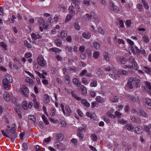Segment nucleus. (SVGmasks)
<instances>
[{
	"label": "nucleus",
	"instance_id": "34",
	"mask_svg": "<svg viewBox=\"0 0 151 151\" xmlns=\"http://www.w3.org/2000/svg\"><path fill=\"white\" fill-rule=\"evenodd\" d=\"M104 58L106 61H108L109 60V58L108 56V53L107 52H104L103 54Z\"/></svg>",
	"mask_w": 151,
	"mask_h": 151
},
{
	"label": "nucleus",
	"instance_id": "55",
	"mask_svg": "<svg viewBox=\"0 0 151 151\" xmlns=\"http://www.w3.org/2000/svg\"><path fill=\"white\" fill-rule=\"evenodd\" d=\"M62 145V143H60V142H56L55 143V146H56L58 148V149H59V147L60 146H61Z\"/></svg>",
	"mask_w": 151,
	"mask_h": 151
},
{
	"label": "nucleus",
	"instance_id": "37",
	"mask_svg": "<svg viewBox=\"0 0 151 151\" xmlns=\"http://www.w3.org/2000/svg\"><path fill=\"white\" fill-rule=\"evenodd\" d=\"M97 85V83L96 81H93L90 83V86L91 87H96Z\"/></svg>",
	"mask_w": 151,
	"mask_h": 151
},
{
	"label": "nucleus",
	"instance_id": "54",
	"mask_svg": "<svg viewBox=\"0 0 151 151\" xmlns=\"http://www.w3.org/2000/svg\"><path fill=\"white\" fill-rule=\"evenodd\" d=\"M77 135L79 137L80 139H82L83 137V134L81 132H80L78 133Z\"/></svg>",
	"mask_w": 151,
	"mask_h": 151
},
{
	"label": "nucleus",
	"instance_id": "32",
	"mask_svg": "<svg viewBox=\"0 0 151 151\" xmlns=\"http://www.w3.org/2000/svg\"><path fill=\"white\" fill-rule=\"evenodd\" d=\"M93 45L95 48L97 50H99L100 47L99 44L96 42L93 43Z\"/></svg>",
	"mask_w": 151,
	"mask_h": 151
},
{
	"label": "nucleus",
	"instance_id": "47",
	"mask_svg": "<svg viewBox=\"0 0 151 151\" xmlns=\"http://www.w3.org/2000/svg\"><path fill=\"white\" fill-rule=\"evenodd\" d=\"M92 139L93 141H96L97 139V136L94 134H93L91 135Z\"/></svg>",
	"mask_w": 151,
	"mask_h": 151
},
{
	"label": "nucleus",
	"instance_id": "28",
	"mask_svg": "<svg viewBox=\"0 0 151 151\" xmlns=\"http://www.w3.org/2000/svg\"><path fill=\"white\" fill-rule=\"evenodd\" d=\"M126 127V128L128 130H132L134 128V126L132 124H127Z\"/></svg>",
	"mask_w": 151,
	"mask_h": 151
},
{
	"label": "nucleus",
	"instance_id": "20",
	"mask_svg": "<svg viewBox=\"0 0 151 151\" xmlns=\"http://www.w3.org/2000/svg\"><path fill=\"white\" fill-rule=\"evenodd\" d=\"M133 81L135 83V86L136 87L138 88L140 87L139 83H140V81L139 79L136 78H134Z\"/></svg>",
	"mask_w": 151,
	"mask_h": 151
},
{
	"label": "nucleus",
	"instance_id": "15",
	"mask_svg": "<svg viewBox=\"0 0 151 151\" xmlns=\"http://www.w3.org/2000/svg\"><path fill=\"white\" fill-rule=\"evenodd\" d=\"M73 83L77 87H79L80 86L81 83L76 78H74L73 79Z\"/></svg>",
	"mask_w": 151,
	"mask_h": 151
},
{
	"label": "nucleus",
	"instance_id": "63",
	"mask_svg": "<svg viewBox=\"0 0 151 151\" xmlns=\"http://www.w3.org/2000/svg\"><path fill=\"white\" fill-rule=\"evenodd\" d=\"M89 147L92 151H97V150L96 149V148L93 146L92 145H89Z\"/></svg>",
	"mask_w": 151,
	"mask_h": 151
},
{
	"label": "nucleus",
	"instance_id": "6",
	"mask_svg": "<svg viewBox=\"0 0 151 151\" xmlns=\"http://www.w3.org/2000/svg\"><path fill=\"white\" fill-rule=\"evenodd\" d=\"M133 81V78L131 77L129 78L127 84L126 86L130 89L133 88L134 86L132 85V83Z\"/></svg>",
	"mask_w": 151,
	"mask_h": 151
},
{
	"label": "nucleus",
	"instance_id": "40",
	"mask_svg": "<svg viewBox=\"0 0 151 151\" xmlns=\"http://www.w3.org/2000/svg\"><path fill=\"white\" fill-rule=\"evenodd\" d=\"M22 107L24 109H27V104L26 101H24L22 102Z\"/></svg>",
	"mask_w": 151,
	"mask_h": 151
},
{
	"label": "nucleus",
	"instance_id": "58",
	"mask_svg": "<svg viewBox=\"0 0 151 151\" xmlns=\"http://www.w3.org/2000/svg\"><path fill=\"white\" fill-rule=\"evenodd\" d=\"M38 21L40 23H42L45 22V21L44 19L42 18H39Z\"/></svg>",
	"mask_w": 151,
	"mask_h": 151
},
{
	"label": "nucleus",
	"instance_id": "13",
	"mask_svg": "<svg viewBox=\"0 0 151 151\" xmlns=\"http://www.w3.org/2000/svg\"><path fill=\"white\" fill-rule=\"evenodd\" d=\"M145 86L148 88L147 91L148 93L151 95V86L150 85V83L147 81L145 82Z\"/></svg>",
	"mask_w": 151,
	"mask_h": 151
},
{
	"label": "nucleus",
	"instance_id": "16",
	"mask_svg": "<svg viewBox=\"0 0 151 151\" xmlns=\"http://www.w3.org/2000/svg\"><path fill=\"white\" fill-rule=\"evenodd\" d=\"M49 50L50 52H54L56 53H60L61 51V49L55 47L51 48Z\"/></svg>",
	"mask_w": 151,
	"mask_h": 151
},
{
	"label": "nucleus",
	"instance_id": "1",
	"mask_svg": "<svg viewBox=\"0 0 151 151\" xmlns=\"http://www.w3.org/2000/svg\"><path fill=\"white\" fill-rule=\"evenodd\" d=\"M12 81V78L11 75H8L3 81V84L4 88L6 90L9 88V86Z\"/></svg>",
	"mask_w": 151,
	"mask_h": 151
},
{
	"label": "nucleus",
	"instance_id": "56",
	"mask_svg": "<svg viewBox=\"0 0 151 151\" xmlns=\"http://www.w3.org/2000/svg\"><path fill=\"white\" fill-rule=\"evenodd\" d=\"M118 42L119 44H124V42L123 40L122 39H119L118 40Z\"/></svg>",
	"mask_w": 151,
	"mask_h": 151
},
{
	"label": "nucleus",
	"instance_id": "36",
	"mask_svg": "<svg viewBox=\"0 0 151 151\" xmlns=\"http://www.w3.org/2000/svg\"><path fill=\"white\" fill-rule=\"evenodd\" d=\"M24 44L25 47L27 48H32L31 45L28 43L26 40H25L24 41Z\"/></svg>",
	"mask_w": 151,
	"mask_h": 151
},
{
	"label": "nucleus",
	"instance_id": "7",
	"mask_svg": "<svg viewBox=\"0 0 151 151\" xmlns=\"http://www.w3.org/2000/svg\"><path fill=\"white\" fill-rule=\"evenodd\" d=\"M67 35V32L65 30H63L61 32H59L58 36V37L62 38L65 37Z\"/></svg>",
	"mask_w": 151,
	"mask_h": 151
},
{
	"label": "nucleus",
	"instance_id": "38",
	"mask_svg": "<svg viewBox=\"0 0 151 151\" xmlns=\"http://www.w3.org/2000/svg\"><path fill=\"white\" fill-rule=\"evenodd\" d=\"M26 81L31 84H33L34 83L33 81L29 77L26 78Z\"/></svg>",
	"mask_w": 151,
	"mask_h": 151
},
{
	"label": "nucleus",
	"instance_id": "27",
	"mask_svg": "<svg viewBox=\"0 0 151 151\" xmlns=\"http://www.w3.org/2000/svg\"><path fill=\"white\" fill-rule=\"evenodd\" d=\"M92 16L91 15H89L88 14H86L85 15L84 18L85 20L86 21L90 20Z\"/></svg>",
	"mask_w": 151,
	"mask_h": 151
},
{
	"label": "nucleus",
	"instance_id": "45",
	"mask_svg": "<svg viewBox=\"0 0 151 151\" xmlns=\"http://www.w3.org/2000/svg\"><path fill=\"white\" fill-rule=\"evenodd\" d=\"M0 45L3 47L5 50H6L7 45L4 42H1L0 43Z\"/></svg>",
	"mask_w": 151,
	"mask_h": 151
},
{
	"label": "nucleus",
	"instance_id": "52",
	"mask_svg": "<svg viewBox=\"0 0 151 151\" xmlns=\"http://www.w3.org/2000/svg\"><path fill=\"white\" fill-rule=\"evenodd\" d=\"M87 72V70H83L81 73L80 74V76H83L86 74Z\"/></svg>",
	"mask_w": 151,
	"mask_h": 151
},
{
	"label": "nucleus",
	"instance_id": "21",
	"mask_svg": "<svg viewBox=\"0 0 151 151\" xmlns=\"http://www.w3.org/2000/svg\"><path fill=\"white\" fill-rule=\"evenodd\" d=\"M120 74L122 75L127 76L128 74V72L124 70H119V71Z\"/></svg>",
	"mask_w": 151,
	"mask_h": 151
},
{
	"label": "nucleus",
	"instance_id": "61",
	"mask_svg": "<svg viewBox=\"0 0 151 151\" xmlns=\"http://www.w3.org/2000/svg\"><path fill=\"white\" fill-rule=\"evenodd\" d=\"M76 29L80 30V27L79 25L77 23L75 24L74 25Z\"/></svg>",
	"mask_w": 151,
	"mask_h": 151
},
{
	"label": "nucleus",
	"instance_id": "46",
	"mask_svg": "<svg viewBox=\"0 0 151 151\" xmlns=\"http://www.w3.org/2000/svg\"><path fill=\"white\" fill-rule=\"evenodd\" d=\"M132 67L134 69L137 70L138 68V66L137 63L135 62H134V63L132 64Z\"/></svg>",
	"mask_w": 151,
	"mask_h": 151
},
{
	"label": "nucleus",
	"instance_id": "23",
	"mask_svg": "<svg viewBox=\"0 0 151 151\" xmlns=\"http://www.w3.org/2000/svg\"><path fill=\"white\" fill-rule=\"evenodd\" d=\"M82 36L83 37L86 39H88L90 38L91 36V34L89 33H85L83 32L82 34Z\"/></svg>",
	"mask_w": 151,
	"mask_h": 151
},
{
	"label": "nucleus",
	"instance_id": "30",
	"mask_svg": "<svg viewBox=\"0 0 151 151\" xmlns=\"http://www.w3.org/2000/svg\"><path fill=\"white\" fill-rule=\"evenodd\" d=\"M96 100L98 102L102 103L104 101V99L100 96H97L96 98Z\"/></svg>",
	"mask_w": 151,
	"mask_h": 151
},
{
	"label": "nucleus",
	"instance_id": "49",
	"mask_svg": "<svg viewBox=\"0 0 151 151\" xmlns=\"http://www.w3.org/2000/svg\"><path fill=\"white\" fill-rule=\"evenodd\" d=\"M82 82L85 85H87L88 83L86 79L85 78H83L81 79Z\"/></svg>",
	"mask_w": 151,
	"mask_h": 151
},
{
	"label": "nucleus",
	"instance_id": "43",
	"mask_svg": "<svg viewBox=\"0 0 151 151\" xmlns=\"http://www.w3.org/2000/svg\"><path fill=\"white\" fill-rule=\"evenodd\" d=\"M144 68L145 69V71L146 72V73H151V69L150 68L147 67L145 66L144 67Z\"/></svg>",
	"mask_w": 151,
	"mask_h": 151
},
{
	"label": "nucleus",
	"instance_id": "64",
	"mask_svg": "<svg viewBox=\"0 0 151 151\" xmlns=\"http://www.w3.org/2000/svg\"><path fill=\"white\" fill-rule=\"evenodd\" d=\"M137 8L140 10L141 11L142 9V4H139L137 5Z\"/></svg>",
	"mask_w": 151,
	"mask_h": 151
},
{
	"label": "nucleus",
	"instance_id": "53",
	"mask_svg": "<svg viewBox=\"0 0 151 151\" xmlns=\"http://www.w3.org/2000/svg\"><path fill=\"white\" fill-rule=\"evenodd\" d=\"M72 16H71L69 14H68L66 17V18L65 19V22H67L69 20H70Z\"/></svg>",
	"mask_w": 151,
	"mask_h": 151
},
{
	"label": "nucleus",
	"instance_id": "2",
	"mask_svg": "<svg viewBox=\"0 0 151 151\" xmlns=\"http://www.w3.org/2000/svg\"><path fill=\"white\" fill-rule=\"evenodd\" d=\"M61 106L63 112L65 115L66 114L68 116H70L71 115L72 111L69 106H66L65 107V111L64 109V105L61 104Z\"/></svg>",
	"mask_w": 151,
	"mask_h": 151
},
{
	"label": "nucleus",
	"instance_id": "29",
	"mask_svg": "<svg viewBox=\"0 0 151 151\" xmlns=\"http://www.w3.org/2000/svg\"><path fill=\"white\" fill-rule=\"evenodd\" d=\"M15 111L18 114L19 117L21 118L22 117V112L20 111V110L19 109L16 108H15Z\"/></svg>",
	"mask_w": 151,
	"mask_h": 151
},
{
	"label": "nucleus",
	"instance_id": "51",
	"mask_svg": "<svg viewBox=\"0 0 151 151\" xmlns=\"http://www.w3.org/2000/svg\"><path fill=\"white\" fill-rule=\"evenodd\" d=\"M85 47L84 46H81L79 48V50L81 52H84Z\"/></svg>",
	"mask_w": 151,
	"mask_h": 151
},
{
	"label": "nucleus",
	"instance_id": "12",
	"mask_svg": "<svg viewBox=\"0 0 151 151\" xmlns=\"http://www.w3.org/2000/svg\"><path fill=\"white\" fill-rule=\"evenodd\" d=\"M64 138L63 135L61 133H57L56 135V139L59 141H62Z\"/></svg>",
	"mask_w": 151,
	"mask_h": 151
},
{
	"label": "nucleus",
	"instance_id": "3",
	"mask_svg": "<svg viewBox=\"0 0 151 151\" xmlns=\"http://www.w3.org/2000/svg\"><path fill=\"white\" fill-rule=\"evenodd\" d=\"M37 62L39 65L42 67H45L46 65V61L44 60L43 57L41 56H39L37 59Z\"/></svg>",
	"mask_w": 151,
	"mask_h": 151
},
{
	"label": "nucleus",
	"instance_id": "5",
	"mask_svg": "<svg viewBox=\"0 0 151 151\" xmlns=\"http://www.w3.org/2000/svg\"><path fill=\"white\" fill-rule=\"evenodd\" d=\"M20 90L22 91L23 95L26 97L28 96V89L24 85H23L21 87Z\"/></svg>",
	"mask_w": 151,
	"mask_h": 151
},
{
	"label": "nucleus",
	"instance_id": "62",
	"mask_svg": "<svg viewBox=\"0 0 151 151\" xmlns=\"http://www.w3.org/2000/svg\"><path fill=\"white\" fill-rule=\"evenodd\" d=\"M32 56V54L31 53H27L26 54H25V56L27 58H30Z\"/></svg>",
	"mask_w": 151,
	"mask_h": 151
},
{
	"label": "nucleus",
	"instance_id": "48",
	"mask_svg": "<svg viewBox=\"0 0 151 151\" xmlns=\"http://www.w3.org/2000/svg\"><path fill=\"white\" fill-rule=\"evenodd\" d=\"M143 41L146 43L148 42L149 41L148 37L146 36H145L143 37Z\"/></svg>",
	"mask_w": 151,
	"mask_h": 151
},
{
	"label": "nucleus",
	"instance_id": "25",
	"mask_svg": "<svg viewBox=\"0 0 151 151\" xmlns=\"http://www.w3.org/2000/svg\"><path fill=\"white\" fill-rule=\"evenodd\" d=\"M118 60L122 64H125L126 62V59L123 57L119 58Z\"/></svg>",
	"mask_w": 151,
	"mask_h": 151
},
{
	"label": "nucleus",
	"instance_id": "19",
	"mask_svg": "<svg viewBox=\"0 0 151 151\" xmlns=\"http://www.w3.org/2000/svg\"><path fill=\"white\" fill-rule=\"evenodd\" d=\"M55 42L56 43L57 46L59 47L62 44V41L59 38L55 40Z\"/></svg>",
	"mask_w": 151,
	"mask_h": 151
},
{
	"label": "nucleus",
	"instance_id": "50",
	"mask_svg": "<svg viewBox=\"0 0 151 151\" xmlns=\"http://www.w3.org/2000/svg\"><path fill=\"white\" fill-rule=\"evenodd\" d=\"M139 53L141 52V53L144 55V56H146V52L142 48H141L139 50Z\"/></svg>",
	"mask_w": 151,
	"mask_h": 151
},
{
	"label": "nucleus",
	"instance_id": "59",
	"mask_svg": "<svg viewBox=\"0 0 151 151\" xmlns=\"http://www.w3.org/2000/svg\"><path fill=\"white\" fill-rule=\"evenodd\" d=\"M127 41L131 45H133L134 44V42L132 41L129 39H127Z\"/></svg>",
	"mask_w": 151,
	"mask_h": 151
},
{
	"label": "nucleus",
	"instance_id": "42",
	"mask_svg": "<svg viewBox=\"0 0 151 151\" xmlns=\"http://www.w3.org/2000/svg\"><path fill=\"white\" fill-rule=\"evenodd\" d=\"M65 78L66 81V83L67 84L69 83L70 82V78L69 76L68 75L65 76Z\"/></svg>",
	"mask_w": 151,
	"mask_h": 151
},
{
	"label": "nucleus",
	"instance_id": "24",
	"mask_svg": "<svg viewBox=\"0 0 151 151\" xmlns=\"http://www.w3.org/2000/svg\"><path fill=\"white\" fill-rule=\"evenodd\" d=\"M115 115L116 116L118 119L120 118L121 117H123L124 115L123 114L116 111L115 113Z\"/></svg>",
	"mask_w": 151,
	"mask_h": 151
},
{
	"label": "nucleus",
	"instance_id": "57",
	"mask_svg": "<svg viewBox=\"0 0 151 151\" xmlns=\"http://www.w3.org/2000/svg\"><path fill=\"white\" fill-rule=\"evenodd\" d=\"M70 93H71L72 96L73 97H74L75 96H76V95L75 93V92L74 91L72 90V89H71Z\"/></svg>",
	"mask_w": 151,
	"mask_h": 151
},
{
	"label": "nucleus",
	"instance_id": "44",
	"mask_svg": "<svg viewBox=\"0 0 151 151\" xmlns=\"http://www.w3.org/2000/svg\"><path fill=\"white\" fill-rule=\"evenodd\" d=\"M28 119L33 121H35L36 120V118L35 116L32 115H30L28 116Z\"/></svg>",
	"mask_w": 151,
	"mask_h": 151
},
{
	"label": "nucleus",
	"instance_id": "41",
	"mask_svg": "<svg viewBox=\"0 0 151 151\" xmlns=\"http://www.w3.org/2000/svg\"><path fill=\"white\" fill-rule=\"evenodd\" d=\"M69 11V13L71 14L72 15H75V13L74 11L72 9V7H69L68 9Z\"/></svg>",
	"mask_w": 151,
	"mask_h": 151
},
{
	"label": "nucleus",
	"instance_id": "17",
	"mask_svg": "<svg viewBox=\"0 0 151 151\" xmlns=\"http://www.w3.org/2000/svg\"><path fill=\"white\" fill-rule=\"evenodd\" d=\"M81 103L83 104V106H86L87 107H88L89 106L90 104L88 102H87V100L83 99L81 101Z\"/></svg>",
	"mask_w": 151,
	"mask_h": 151
},
{
	"label": "nucleus",
	"instance_id": "26",
	"mask_svg": "<svg viewBox=\"0 0 151 151\" xmlns=\"http://www.w3.org/2000/svg\"><path fill=\"white\" fill-rule=\"evenodd\" d=\"M99 55L100 53L99 52L96 51L94 52L93 53V57L95 59H97L98 58Z\"/></svg>",
	"mask_w": 151,
	"mask_h": 151
},
{
	"label": "nucleus",
	"instance_id": "8",
	"mask_svg": "<svg viewBox=\"0 0 151 151\" xmlns=\"http://www.w3.org/2000/svg\"><path fill=\"white\" fill-rule=\"evenodd\" d=\"M144 102L147 105L148 108L151 109V100L148 98H145Z\"/></svg>",
	"mask_w": 151,
	"mask_h": 151
},
{
	"label": "nucleus",
	"instance_id": "11",
	"mask_svg": "<svg viewBox=\"0 0 151 151\" xmlns=\"http://www.w3.org/2000/svg\"><path fill=\"white\" fill-rule=\"evenodd\" d=\"M4 99L7 101H10L11 97L9 94L7 92H5L4 93Z\"/></svg>",
	"mask_w": 151,
	"mask_h": 151
},
{
	"label": "nucleus",
	"instance_id": "4",
	"mask_svg": "<svg viewBox=\"0 0 151 151\" xmlns=\"http://www.w3.org/2000/svg\"><path fill=\"white\" fill-rule=\"evenodd\" d=\"M1 132L4 136H5L8 138H10L12 142H13L16 138L17 137L16 134H11L9 135H8L5 132L4 130H2Z\"/></svg>",
	"mask_w": 151,
	"mask_h": 151
},
{
	"label": "nucleus",
	"instance_id": "10",
	"mask_svg": "<svg viewBox=\"0 0 151 151\" xmlns=\"http://www.w3.org/2000/svg\"><path fill=\"white\" fill-rule=\"evenodd\" d=\"M130 49L132 52L134 54L139 53V50L136 46H135L134 48L133 47H132Z\"/></svg>",
	"mask_w": 151,
	"mask_h": 151
},
{
	"label": "nucleus",
	"instance_id": "39",
	"mask_svg": "<svg viewBox=\"0 0 151 151\" xmlns=\"http://www.w3.org/2000/svg\"><path fill=\"white\" fill-rule=\"evenodd\" d=\"M98 71L96 73L97 74L99 77H102L103 74V72L100 68L98 69Z\"/></svg>",
	"mask_w": 151,
	"mask_h": 151
},
{
	"label": "nucleus",
	"instance_id": "14",
	"mask_svg": "<svg viewBox=\"0 0 151 151\" xmlns=\"http://www.w3.org/2000/svg\"><path fill=\"white\" fill-rule=\"evenodd\" d=\"M110 6L113 9V10L115 12H116L119 11V8L114 5V3L112 2L110 3Z\"/></svg>",
	"mask_w": 151,
	"mask_h": 151
},
{
	"label": "nucleus",
	"instance_id": "9",
	"mask_svg": "<svg viewBox=\"0 0 151 151\" xmlns=\"http://www.w3.org/2000/svg\"><path fill=\"white\" fill-rule=\"evenodd\" d=\"M135 132L137 134H140L143 131V129L142 127L139 126L135 128Z\"/></svg>",
	"mask_w": 151,
	"mask_h": 151
},
{
	"label": "nucleus",
	"instance_id": "60",
	"mask_svg": "<svg viewBox=\"0 0 151 151\" xmlns=\"http://www.w3.org/2000/svg\"><path fill=\"white\" fill-rule=\"evenodd\" d=\"M104 121L106 123H109L110 122L108 118H107L106 116H104Z\"/></svg>",
	"mask_w": 151,
	"mask_h": 151
},
{
	"label": "nucleus",
	"instance_id": "33",
	"mask_svg": "<svg viewBox=\"0 0 151 151\" xmlns=\"http://www.w3.org/2000/svg\"><path fill=\"white\" fill-rule=\"evenodd\" d=\"M139 113L143 117H147V115L146 113L144 111V110L142 109H140L139 110Z\"/></svg>",
	"mask_w": 151,
	"mask_h": 151
},
{
	"label": "nucleus",
	"instance_id": "22",
	"mask_svg": "<svg viewBox=\"0 0 151 151\" xmlns=\"http://www.w3.org/2000/svg\"><path fill=\"white\" fill-rule=\"evenodd\" d=\"M44 101L45 103H47L50 101V98L49 96L47 94H45L44 95Z\"/></svg>",
	"mask_w": 151,
	"mask_h": 151
},
{
	"label": "nucleus",
	"instance_id": "35",
	"mask_svg": "<svg viewBox=\"0 0 151 151\" xmlns=\"http://www.w3.org/2000/svg\"><path fill=\"white\" fill-rule=\"evenodd\" d=\"M118 122L119 123L121 124H125L127 123V122L126 121L123 119H119L118 120Z\"/></svg>",
	"mask_w": 151,
	"mask_h": 151
},
{
	"label": "nucleus",
	"instance_id": "31",
	"mask_svg": "<svg viewBox=\"0 0 151 151\" xmlns=\"http://www.w3.org/2000/svg\"><path fill=\"white\" fill-rule=\"evenodd\" d=\"M42 119L44 122L45 123L46 125H47L49 124V122L48 121L47 119V118L44 115H43L42 116Z\"/></svg>",
	"mask_w": 151,
	"mask_h": 151
},
{
	"label": "nucleus",
	"instance_id": "18",
	"mask_svg": "<svg viewBox=\"0 0 151 151\" xmlns=\"http://www.w3.org/2000/svg\"><path fill=\"white\" fill-rule=\"evenodd\" d=\"M119 98L118 96H113L111 97L110 98V101H111L112 102H117L119 101Z\"/></svg>",
	"mask_w": 151,
	"mask_h": 151
}]
</instances>
